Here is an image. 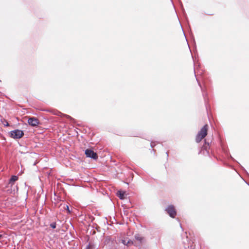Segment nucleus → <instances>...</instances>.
<instances>
[{"label":"nucleus","mask_w":249,"mask_h":249,"mask_svg":"<svg viewBox=\"0 0 249 249\" xmlns=\"http://www.w3.org/2000/svg\"><path fill=\"white\" fill-rule=\"evenodd\" d=\"M208 125H205L199 131L196 135V141L197 142H199L207 134Z\"/></svg>","instance_id":"nucleus-1"},{"label":"nucleus","mask_w":249,"mask_h":249,"mask_svg":"<svg viewBox=\"0 0 249 249\" xmlns=\"http://www.w3.org/2000/svg\"><path fill=\"white\" fill-rule=\"evenodd\" d=\"M24 135L22 130L17 129L10 132V136L14 139H19Z\"/></svg>","instance_id":"nucleus-2"},{"label":"nucleus","mask_w":249,"mask_h":249,"mask_svg":"<svg viewBox=\"0 0 249 249\" xmlns=\"http://www.w3.org/2000/svg\"><path fill=\"white\" fill-rule=\"evenodd\" d=\"M166 211L169 214V215L173 218L175 217L176 215V211L174 206L173 205H171L168 206L166 209Z\"/></svg>","instance_id":"nucleus-3"},{"label":"nucleus","mask_w":249,"mask_h":249,"mask_svg":"<svg viewBox=\"0 0 249 249\" xmlns=\"http://www.w3.org/2000/svg\"><path fill=\"white\" fill-rule=\"evenodd\" d=\"M85 153L87 157L91 158L94 160H96L98 158L96 153L90 149L86 150Z\"/></svg>","instance_id":"nucleus-4"},{"label":"nucleus","mask_w":249,"mask_h":249,"mask_svg":"<svg viewBox=\"0 0 249 249\" xmlns=\"http://www.w3.org/2000/svg\"><path fill=\"white\" fill-rule=\"evenodd\" d=\"M28 123L31 126H36L39 124V121L36 118L31 117L29 118L28 120Z\"/></svg>","instance_id":"nucleus-5"},{"label":"nucleus","mask_w":249,"mask_h":249,"mask_svg":"<svg viewBox=\"0 0 249 249\" xmlns=\"http://www.w3.org/2000/svg\"><path fill=\"white\" fill-rule=\"evenodd\" d=\"M135 238L140 243H142L145 241L144 238L142 236L138 234L135 235Z\"/></svg>","instance_id":"nucleus-6"},{"label":"nucleus","mask_w":249,"mask_h":249,"mask_svg":"<svg viewBox=\"0 0 249 249\" xmlns=\"http://www.w3.org/2000/svg\"><path fill=\"white\" fill-rule=\"evenodd\" d=\"M121 242L124 245H126V246H129L130 245H132L133 244V242L130 240V239H127V238L126 239H122L121 240Z\"/></svg>","instance_id":"nucleus-7"},{"label":"nucleus","mask_w":249,"mask_h":249,"mask_svg":"<svg viewBox=\"0 0 249 249\" xmlns=\"http://www.w3.org/2000/svg\"><path fill=\"white\" fill-rule=\"evenodd\" d=\"M125 192L121 191H118L117 193L118 196L121 199H123L124 198Z\"/></svg>","instance_id":"nucleus-8"},{"label":"nucleus","mask_w":249,"mask_h":249,"mask_svg":"<svg viewBox=\"0 0 249 249\" xmlns=\"http://www.w3.org/2000/svg\"><path fill=\"white\" fill-rule=\"evenodd\" d=\"M18 179V178L17 176H13L10 180H9V183L10 184H11V185H12L13 183L16 180H17Z\"/></svg>","instance_id":"nucleus-9"},{"label":"nucleus","mask_w":249,"mask_h":249,"mask_svg":"<svg viewBox=\"0 0 249 249\" xmlns=\"http://www.w3.org/2000/svg\"><path fill=\"white\" fill-rule=\"evenodd\" d=\"M50 227L52 228L53 229H54L56 227V224L55 223H53L50 224Z\"/></svg>","instance_id":"nucleus-10"},{"label":"nucleus","mask_w":249,"mask_h":249,"mask_svg":"<svg viewBox=\"0 0 249 249\" xmlns=\"http://www.w3.org/2000/svg\"><path fill=\"white\" fill-rule=\"evenodd\" d=\"M4 125L5 126H9V124L8 123V122H6V124H4Z\"/></svg>","instance_id":"nucleus-11"},{"label":"nucleus","mask_w":249,"mask_h":249,"mask_svg":"<svg viewBox=\"0 0 249 249\" xmlns=\"http://www.w3.org/2000/svg\"><path fill=\"white\" fill-rule=\"evenodd\" d=\"M67 210L68 211V212H69V213L70 212V211L69 210V208L68 206H67Z\"/></svg>","instance_id":"nucleus-12"},{"label":"nucleus","mask_w":249,"mask_h":249,"mask_svg":"<svg viewBox=\"0 0 249 249\" xmlns=\"http://www.w3.org/2000/svg\"><path fill=\"white\" fill-rule=\"evenodd\" d=\"M86 249H89V246H88L86 248Z\"/></svg>","instance_id":"nucleus-13"},{"label":"nucleus","mask_w":249,"mask_h":249,"mask_svg":"<svg viewBox=\"0 0 249 249\" xmlns=\"http://www.w3.org/2000/svg\"><path fill=\"white\" fill-rule=\"evenodd\" d=\"M151 147H153V146H154V145H153V142H151Z\"/></svg>","instance_id":"nucleus-14"},{"label":"nucleus","mask_w":249,"mask_h":249,"mask_svg":"<svg viewBox=\"0 0 249 249\" xmlns=\"http://www.w3.org/2000/svg\"><path fill=\"white\" fill-rule=\"evenodd\" d=\"M2 235L0 234V238L1 237Z\"/></svg>","instance_id":"nucleus-15"}]
</instances>
